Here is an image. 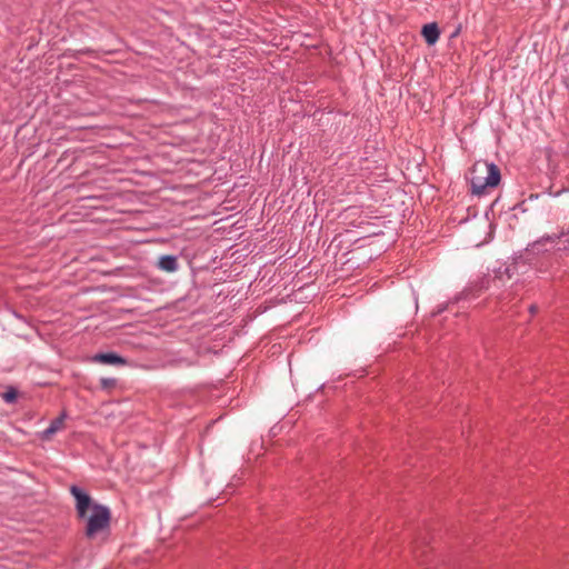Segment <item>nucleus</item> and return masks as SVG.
<instances>
[{
  "label": "nucleus",
  "mask_w": 569,
  "mask_h": 569,
  "mask_svg": "<svg viewBox=\"0 0 569 569\" xmlns=\"http://www.w3.org/2000/svg\"><path fill=\"white\" fill-rule=\"evenodd\" d=\"M489 281H490L489 277L483 276V277L479 278L478 280L471 282L469 284V287L467 288V290L472 295H478L479 292L489 288Z\"/></svg>",
  "instance_id": "6e6552de"
},
{
  "label": "nucleus",
  "mask_w": 569,
  "mask_h": 569,
  "mask_svg": "<svg viewBox=\"0 0 569 569\" xmlns=\"http://www.w3.org/2000/svg\"><path fill=\"white\" fill-rule=\"evenodd\" d=\"M415 556H416L417 559L420 558V556L418 555V550H415Z\"/></svg>",
  "instance_id": "4468645a"
},
{
  "label": "nucleus",
  "mask_w": 569,
  "mask_h": 569,
  "mask_svg": "<svg viewBox=\"0 0 569 569\" xmlns=\"http://www.w3.org/2000/svg\"><path fill=\"white\" fill-rule=\"evenodd\" d=\"M537 309H538V308H537V306H536V305H531V306H530V308H529V311H530V313H532V315H533V313H536V312H537Z\"/></svg>",
  "instance_id": "f8f14e48"
},
{
  "label": "nucleus",
  "mask_w": 569,
  "mask_h": 569,
  "mask_svg": "<svg viewBox=\"0 0 569 569\" xmlns=\"http://www.w3.org/2000/svg\"><path fill=\"white\" fill-rule=\"evenodd\" d=\"M558 239L557 236H546V237H542L540 238L539 240L535 241L533 243H531L528 248H527V251H532V252H539L541 250V247L546 243V242H550V243H555L556 240Z\"/></svg>",
  "instance_id": "1a4fd4ad"
},
{
  "label": "nucleus",
  "mask_w": 569,
  "mask_h": 569,
  "mask_svg": "<svg viewBox=\"0 0 569 569\" xmlns=\"http://www.w3.org/2000/svg\"><path fill=\"white\" fill-rule=\"evenodd\" d=\"M18 391L13 387H9L7 391L3 393V400L8 403H12L17 400Z\"/></svg>",
  "instance_id": "9b49d317"
},
{
  "label": "nucleus",
  "mask_w": 569,
  "mask_h": 569,
  "mask_svg": "<svg viewBox=\"0 0 569 569\" xmlns=\"http://www.w3.org/2000/svg\"><path fill=\"white\" fill-rule=\"evenodd\" d=\"M501 180L500 169L493 162L483 160L476 161L470 171L471 193L482 196L489 189L495 188Z\"/></svg>",
  "instance_id": "f257e3e1"
},
{
  "label": "nucleus",
  "mask_w": 569,
  "mask_h": 569,
  "mask_svg": "<svg viewBox=\"0 0 569 569\" xmlns=\"http://www.w3.org/2000/svg\"><path fill=\"white\" fill-rule=\"evenodd\" d=\"M100 387L102 390L111 391L117 387V379L116 378H101L100 379Z\"/></svg>",
  "instance_id": "9d476101"
},
{
  "label": "nucleus",
  "mask_w": 569,
  "mask_h": 569,
  "mask_svg": "<svg viewBox=\"0 0 569 569\" xmlns=\"http://www.w3.org/2000/svg\"><path fill=\"white\" fill-rule=\"evenodd\" d=\"M67 415L66 412L63 411L59 417L54 418L48 428H46L42 432H41V436L40 438L42 440H50L51 437L57 433L58 431H60L63 426H64V419H66Z\"/></svg>",
  "instance_id": "39448f33"
},
{
  "label": "nucleus",
  "mask_w": 569,
  "mask_h": 569,
  "mask_svg": "<svg viewBox=\"0 0 569 569\" xmlns=\"http://www.w3.org/2000/svg\"><path fill=\"white\" fill-rule=\"evenodd\" d=\"M158 266L161 270L167 272H174L178 269L177 257L167 254L159 259Z\"/></svg>",
  "instance_id": "0eeeda50"
},
{
  "label": "nucleus",
  "mask_w": 569,
  "mask_h": 569,
  "mask_svg": "<svg viewBox=\"0 0 569 569\" xmlns=\"http://www.w3.org/2000/svg\"><path fill=\"white\" fill-rule=\"evenodd\" d=\"M70 493L76 499V510L78 518L84 519L87 517L88 509H92L91 497L80 487L72 485L70 487Z\"/></svg>",
  "instance_id": "7ed1b4c3"
},
{
  "label": "nucleus",
  "mask_w": 569,
  "mask_h": 569,
  "mask_svg": "<svg viewBox=\"0 0 569 569\" xmlns=\"http://www.w3.org/2000/svg\"><path fill=\"white\" fill-rule=\"evenodd\" d=\"M111 512L108 507L99 503L92 505V513L87 520L86 537L93 539L98 533L109 530Z\"/></svg>",
  "instance_id": "f03ea898"
},
{
  "label": "nucleus",
  "mask_w": 569,
  "mask_h": 569,
  "mask_svg": "<svg viewBox=\"0 0 569 569\" xmlns=\"http://www.w3.org/2000/svg\"><path fill=\"white\" fill-rule=\"evenodd\" d=\"M92 361L102 365L126 366L128 360L116 352H100L92 357Z\"/></svg>",
  "instance_id": "20e7f679"
},
{
  "label": "nucleus",
  "mask_w": 569,
  "mask_h": 569,
  "mask_svg": "<svg viewBox=\"0 0 569 569\" xmlns=\"http://www.w3.org/2000/svg\"><path fill=\"white\" fill-rule=\"evenodd\" d=\"M421 34L428 46L435 44L440 37V30L436 22L427 23L421 29Z\"/></svg>",
  "instance_id": "423d86ee"
},
{
  "label": "nucleus",
  "mask_w": 569,
  "mask_h": 569,
  "mask_svg": "<svg viewBox=\"0 0 569 569\" xmlns=\"http://www.w3.org/2000/svg\"><path fill=\"white\" fill-rule=\"evenodd\" d=\"M184 362H186V366H188V367H190V366H193V365H194V362H193V361L184 360Z\"/></svg>",
  "instance_id": "ddd939ff"
}]
</instances>
